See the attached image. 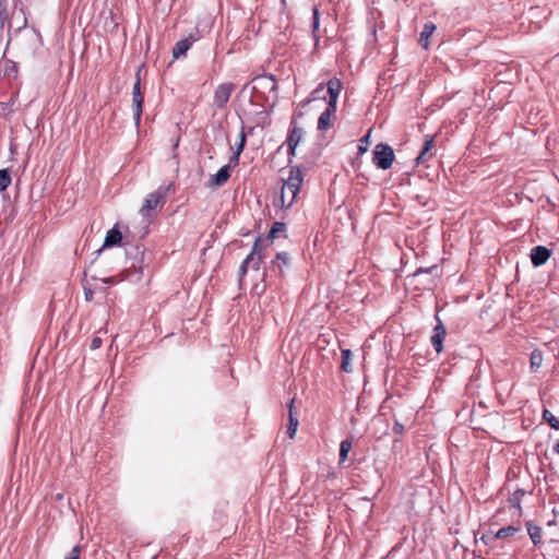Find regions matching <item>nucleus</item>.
I'll return each mask as SVG.
<instances>
[{
  "label": "nucleus",
  "mask_w": 559,
  "mask_h": 559,
  "mask_svg": "<svg viewBox=\"0 0 559 559\" xmlns=\"http://www.w3.org/2000/svg\"><path fill=\"white\" fill-rule=\"evenodd\" d=\"M298 425H299V421H298L297 416L292 415V419H289V425L287 428V433L290 439H293L295 437Z\"/></svg>",
  "instance_id": "a878e982"
},
{
  "label": "nucleus",
  "mask_w": 559,
  "mask_h": 559,
  "mask_svg": "<svg viewBox=\"0 0 559 559\" xmlns=\"http://www.w3.org/2000/svg\"><path fill=\"white\" fill-rule=\"evenodd\" d=\"M304 136V130L297 126H294L286 140L287 146L296 148Z\"/></svg>",
  "instance_id": "4468645a"
},
{
  "label": "nucleus",
  "mask_w": 559,
  "mask_h": 559,
  "mask_svg": "<svg viewBox=\"0 0 559 559\" xmlns=\"http://www.w3.org/2000/svg\"><path fill=\"white\" fill-rule=\"evenodd\" d=\"M559 455V440L552 442L551 447L545 452V460L548 462V466L550 469H555L554 460Z\"/></svg>",
  "instance_id": "2eb2a0df"
},
{
  "label": "nucleus",
  "mask_w": 559,
  "mask_h": 559,
  "mask_svg": "<svg viewBox=\"0 0 559 559\" xmlns=\"http://www.w3.org/2000/svg\"><path fill=\"white\" fill-rule=\"evenodd\" d=\"M552 524H555V521H549L548 522V525H552Z\"/></svg>",
  "instance_id": "c03bdc74"
},
{
  "label": "nucleus",
  "mask_w": 559,
  "mask_h": 559,
  "mask_svg": "<svg viewBox=\"0 0 559 559\" xmlns=\"http://www.w3.org/2000/svg\"><path fill=\"white\" fill-rule=\"evenodd\" d=\"M343 84L340 79L332 78L326 83L328 94H329V100H328V108L321 112L319 119H318V130L324 131L328 130L331 127V119L334 116L336 111V104L340 96V93L342 91Z\"/></svg>",
  "instance_id": "f03ea898"
},
{
  "label": "nucleus",
  "mask_w": 559,
  "mask_h": 559,
  "mask_svg": "<svg viewBox=\"0 0 559 559\" xmlns=\"http://www.w3.org/2000/svg\"><path fill=\"white\" fill-rule=\"evenodd\" d=\"M234 90L235 85L233 83L219 84L214 92L213 106L218 109L225 108Z\"/></svg>",
  "instance_id": "423d86ee"
},
{
  "label": "nucleus",
  "mask_w": 559,
  "mask_h": 559,
  "mask_svg": "<svg viewBox=\"0 0 559 559\" xmlns=\"http://www.w3.org/2000/svg\"><path fill=\"white\" fill-rule=\"evenodd\" d=\"M294 404H295V399H292V400L289 401V404H288V415H289V419H292V415L297 416V414H296V412H295Z\"/></svg>",
  "instance_id": "c9c22d12"
},
{
  "label": "nucleus",
  "mask_w": 559,
  "mask_h": 559,
  "mask_svg": "<svg viewBox=\"0 0 559 559\" xmlns=\"http://www.w3.org/2000/svg\"><path fill=\"white\" fill-rule=\"evenodd\" d=\"M550 257V250L544 246H536L531 251V260L534 266H540L546 263Z\"/></svg>",
  "instance_id": "9d476101"
},
{
  "label": "nucleus",
  "mask_w": 559,
  "mask_h": 559,
  "mask_svg": "<svg viewBox=\"0 0 559 559\" xmlns=\"http://www.w3.org/2000/svg\"><path fill=\"white\" fill-rule=\"evenodd\" d=\"M394 430H395L396 432H400V431L402 430V425H400V424H395V426H394Z\"/></svg>",
  "instance_id": "37998d69"
},
{
  "label": "nucleus",
  "mask_w": 559,
  "mask_h": 559,
  "mask_svg": "<svg viewBox=\"0 0 559 559\" xmlns=\"http://www.w3.org/2000/svg\"><path fill=\"white\" fill-rule=\"evenodd\" d=\"M262 260H263L262 241L260 238H258L253 243L250 254H248V257L242 261V263L240 265V269H239L240 276H243L249 269L258 271Z\"/></svg>",
  "instance_id": "20e7f679"
},
{
  "label": "nucleus",
  "mask_w": 559,
  "mask_h": 559,
  "mask_svg": "<svg viewBox=\"0 0 559 559\" xmlns=\"http://www.w3.org/2000/svg\"><path fill=\"white\" fill-rule=\"evenodd\" d=\"M7 20H8L7 3L4 1L0 0V32L3 29Z\"/></svg>",
  "instance_id": "bb28decb"
},
{
  "label": "nucleus",
  "mask_w": 559,
  "mask_h": 559,
  "mask_svg": "<svg viewBox=\"0 0 559 559\" xmlns=\"http://www.w3.org/2000/svg\"><path fill=\"white\" fill-rule=\"evenodd\" d=\"M80 554H81V547L79 545H76L72 548L69 556H67L64 559H80Z\"/></svg>",
  "instance_id": "7c9ffc66"
},
{
  "label": "nucleus",
  "mask_w": 559,
  "mask_h": 559,
  "mask_svg": "<svg viewBox=\"0 0 559 559\" xmlns=\"http://www.w3.org/2000/svg\"><path fill=\"white\" fill-rule=\"evenodd\" d=\"M435 31H436V25L432 22H428L424 25L423 31L420 33V37H419V45L423 48L428 49L429 38L433 34Z\"/></svg>",
  "instance_id": "ddd939ff"
},
{
  "label": "nucleus",
  "mask_w": 559,
  "mask_h": 559,
  "mask_svg": "<svg viewBox=\"0 0 559 559\" xmlns=\"http://www.w3.org/2000/svg\"><path fill=\"white\" fill-rule=\"evenodd\" d=\"M304 181V174L299 166H294L289 170V176L283 180L280 195V204L282 207H290L300 192Z\"/></svg>",
  "instance_id": "f257e3e1"
},
{
  "label": "nucleus",
  "mask_w": 559,
  "mask_h": 559,
  "mask_svg": "<svg viewBox=\"0 0 559 559\" xmlns=\"http://www.w3.org/2000/svg\"><path fill=\"white\" fill-rule=\"evenodd\" d=\"M527 532L530 534L532 542L535 545L540 543L542 535H540V528L538 526L527 523Z\"/></svg>",
  "instance_id": "5701e85b"
},
{
  "label": "nucleus",
  "mask_w": 559,
  "mask_h": 559,
  "mask_svg": "<svg viewBox=\"0 0 559 559\" xmlns=\"http://www.w3.org/2000/svg\"><path fill=\"white\" fill-rule=\"evenodd\" d=\"M531 369L536 371L543 364V355L539 350H533L531 354Z\"/></svg>",
  "instance_id": "4be33fe9"
},
{
  "label": "nucleus",
  "mask_w": 559,
  "mask_h": 559,
  "mask_svg": "<svg viewBox=\"0 0 559 559\" xmlns=\"http://www.w3.org/2000/svg\"><path fill=\"white\" fill-rule=\"evenodd\" d=\"M289 261L288 254L286 252H278L276 254V262H281L284 265H287Z\"/></svg>",
  "instance_id": "2f4dec72"
},
{
  "label": "nucleus",
  "mask_w": 559,
  "mask_h": 559,
  "mask_svg": "<svg viewBox=\"0 0 559 559\" xmlns=\"http://www.w3.org/2000/svg\"><path fill=\"white\" fill-rule=\"evenodd\" d=\"M103 282L106 283V284H111V283H114V278L112 277H107V278H104Z\"/></svg>",
  "instance_id": "79ce46f5"
},
{
  "label": "nucleus",
  "mask_w": 559,
  "mask_h": 559,
  "mask_svg": "<svg viewBox=\"0 0 559 559\" xmlns=\"http://www.w3.org/2000/svg\"><path fill=\"white\" fill-rule=\"evenodd\" d=\"M245 144H246V134L245 132L242 131L240 133V142H239V145L237 147V151L236 153L234 154V156L230 157V164H233V166H236L239 162V155L241 154L243 147H245Z\"/></svg>",
  "instance_id": "412c9836"
},
{
  "label": "nucleus",
  "mask_w": 559,
  "mask_h": 559,
  "mask_svg": "<svg viewBox=\"0 0 559 559\" xmlns=\"http://www.w3.org/2000/svg\"><path fill=\"white\" fill-rule=\"evenodd\" d=\"M445 334H447V330H445L444 325L442 324V322H439L435 326L433 333L430 338L431 345L438 354L441 353L443 349V341H444Z\"/></svg>",
  "instance_id": "6e6552de"
},
{
  "label": "nucleus",
  "mask_w": 559,
  "mask_h": 559,
  "mask_svg": "<svg viewBox=\"0 0 559 559\" xmlns=\"http://www.w3.org/2000/svg\"><path fill=\"white\" fill-rule=\"evenodd\" d=\"M394 158V151L390 145L384 143L376 145L372 162L379 169H389L392 166Z\"/></svg>",
  "instance_id": "7ed1b4c3"
},
{
  "label": "nucleus",
  "mask_w": 559,
  "mask_h": 559,
  "mask_svg": "<svg viewBox=\"0 0 559 559\" xmlns=\"http://www.w3.org/2000/svg\"><path fill=\"white\" fill-rule=\"evenodd\" d=\"M134 250L136 251V253L143 255V250L140 247H134ZM142 260H143V257H141L140 261H138V259L134 258V260L130 264V267L142 272Z\"/></svg>",
  "instance_id": "c85d7f7f"
},
{
  "label": "nucleus",
  "mask_w": 559,
  "mask_h": 559,
  "mask_svg": "<svg viewBox=\"0 0 559 559\" xmlns=\"http://www.w3.org/2000/svg\"><path fill=\"white\" fill-rule=\"evenodd\" d=\"M312 27H313V31H317L319 28V10L317 8L313 9Z\"/></svg>",
  "instance_id": "f704fd0d"
},
{
  "label": "nucleus",
  "mask_w": 559,
  "mask_h": 559,
  "mask_svg": "<svg viewBox=\"0 0 559 559\" xmlns=\"http://www.w3.org/2000/svg\"><path fill=\"white\" fill-rule=\"evenodd\" d=\"M143 95L141 93V82H140V73L136 74V81L133 85L132 90V103H133V118L135 124L139 126L141 121V115L143 109Z\"/></svg>",
  "instance_id": "0eeeda50"
},
{
  "label": "nucleus",
  "mask_w": 559,
  "mask_h": 559,
  "mask_svg": "<svg viewBox=\"0 0 559 559\" xmlns=\"http://www.w3.org/2000/svg\"><path fill=\"white\" fill-rule=\"evenodd\" d=\"M435 146V135H426L424 146L419 153V155L416 158L417 164H423L427 160H429L432 156V148Z\"/></svg>",
  "instance_id": "1a4fd4ad"
},
{
  "label": "nucleus",
  "mask_w": 559,
  "mask_h": 559,
  "mask_svg": "<svg viewBox=\"0 0 559 559\" xmlns=\"http://www.w3.org/2000/svg\"><path fill=\"white\" fill-rule=\"evenodd\" d=\"M369 138H370V132H368L365 136H362L359 140L358 152L360 154L367 152L368 145H369Z\"/></svg>",
  "instance_id": "c756f323"
},
{
  "label": "nucleus",
  "mask_w": 559,
  "mask_h": 559,
  "mask_svg": "<svg viewBox=\"0 0 559 559\" xmlns=\"http://www.w3.org/2000/svg\"><path fill=\"white\" fill-rule=\"evenodd\" d=\"M194 39L192 37L183 38L176 43V45L173 48V57L175 59H178L186 55V52L189 50V48L192 46V43Z\"/></svg>",
  "instance_id": "f8f14e48"
},
{
  "label": "nucleus",
  "mask_w": 559,
  "mask_h": 559,
  "mask_svg": "<svg viewBox=\"0 0 559 559\" xmlns=\"http://www.w3.org/2000/svg\"><path fill=\"white\" fill-rule=\"evenodd\" d=\"M168 188L159 187L156 191L150 193L140 210L143 216H148L150 213L165 202Z\"/></svg>",
  "instance_id": "39448f33"
},
{
  "label": "nucleus",
  "mask_w": 559,
  "mask_h": 559,
  "mask_svg": "<svg viewBox=\"0 0 559 559\" xmlns=\"http://www.w3.org/2000/svg\"><path fill=\"white\" fill-rule=\"evenodd\" d=\"M323 90H324V85H323L322 83H321V84H319V85L316 87V90L311 93V98H308V99L304 100V102L301 103V105H302V106H306V105H308L309 103H311L312 100H314V99H319V98H323V99H325V96H322V95H321V94H322V92H323Z\"/></svg>",
  "instance_id": "b1692460"
},
{
  "label": "nucleus",
  "mask_w": 559,
  "mask_h": 559,
  "mask_svg": "<svg viewBox=\"0 0 559 559\" xmlns=\"http://www.w3.org/2000/svg\"><path fill=\"white\" fill-rule=\"evenodd\" d=\"M296 153V148H292V146H288V155L294 156Z\"/></svg>",
  "instance_id": "a19ab883"
},
{
  "label": "nucleus",
  "mask_w": 559,
  "mask_h": 559,
  "mask_svg": "<svg viewBox=\"0 0 559 559\" xmlns=\"http://www.w3.org/2000/svg\"><path fill=\"white\" fill-rule=\"evenodd\" d=\"M353 448V441L345 439L340 444V464H343L347 460V455Z\"/></svg>",
  "instance_id": "a211bd4d"
},
{
  "label": "nucleus",
  "mask_w": 559,
  "mask_h": 559,
  "mask_svg": "<svg viewBox=\"0 0 559 559\" xmlns=\"http://www.w3.org/2000/svg\"><path fill=\"white\" fill-rule=\"evenodd\" d=\"M284 230H285V224L276 222V223L273 224V226H272V228H271V230L269 233L267 238L274 239L278 233H282Z\"/></svg>",
  "instance_id": "cd10ccee"
},
{
  "label": "nucleus",
  "mask_w": 559,
  "mask_h": 559,
  "mask_svg": "<svg viewBox=\"0 0 559 559\" xmlns=\"http://www.w3.org/2000/svg\"><path fill=\"white\" fill-rule=\"evenodd\" d=\"M510 503L513 508L515 509H520V502H519V499L516 497H514L513 499L510 500Z\"/></svg>",
  "instance_id": "ea45409f"
},
{
  "label": "nucleus",
  "mask_w": 559,
  "mask_h": 559,
  "mask_svg": "<svg viewBox=\"0 0 559 559\" xmlns=\"http://www.w3.org/2000/svg\"><path fill=\"white\" fill-rule=\"evenodd\" d=\"M555 550V540L550 539L544 545V555H550Z\"/></svg>",
  "instance_id": "473e14b6"
},
{
  "label": "nucleus",
  "mask_w": 559,
  "mask_h": 559,
  "mask_svg": "<svg viewBox=\"0 0 559 559\" xmlns=\"http://www.w3.org/2000/svg\"><path fill=\"white\" fill-rule=\"evenodd\" d=\"M230 177V165L223 166L214 176L211 177V187L224 186Z\"/></svg>",
  "instance_id": "9b49d317"
},
{
  "label": "nucleus",
  "mask_w": 559,
  "mask_h": 559,
  "mask_svg": "<svg viewBox=\"0 0 559 559\" xmlns=\"http://www.w3.org/2000/svg\"><path fill=\"white\" fill-rule=\"evenodd\" d=\"M543 417H544V419H546L549 423V425L552 428L559 429V419L554 414H551L548 409H544Z\"/></svg>",
  "instance_id": "393cba45"
},
{
  "label": "nucleus",
  "mask_w": 559,
  "mask_h": 559,
  "mask_svg": "<svg viewBox=\"0 0 559 559\" xmlns=\"http://www.w3.org/2000/svg\"><path fill=\"white\" fill-rule=\"evenodd\" d=\"M519 531H520V528L518 526L509 525V526L500 528L495 534V538H507V537L513 536Z\"/></svg>",
  "instance_id": "6ab92c4d"
},
{
  "label": "nucleus",
  "mask_w": 559,
  "mask_h": 559,
  "mask_svg": "<svg viewBox=\"0 0 559 559\" xmlns=\"http://www.w3.org/2000/svg\"><path fill=\"white\" fill-rule=\"evenodd\" d=\"M100 345H102V340H100V337H94V338L92 340V343H91V347H92V349L99 348V347H100Z\"/></svg>",
  "instance_id": "4c0bfd02"
},
{
  "label": "nucleus",
  "mask_w": 559,
  "mask_h": 559,
  "mask_svg": "<svg viewBox=\"0 0 559 559\" xmlns=\"http://www.w3.org/2000/svg\"><path fill=\"white\" fill-rule=\"evenodd\" d=\"M438 271V267L435 265V266H431L429 269H418L415 273H414V276H418L420 274H424V273H432V272H437Z\"/></svg>",
  "instance_id": "72a5a7b5"
},
{
  "label": "nucleus",
  "mask_w": 559,
  "mask_h": 559,
  "mask_svg": "<svg viewBox=\"0 0 559 559\" xmlns=\"http://www.w3.org/2000/svg\"><path fill=\"white\" fill-rule=\"evenodd\" d=\"M352 352L350 349H342V362H341V369L345 372H352Z\"/></svg>",
  "instance_id": "f3484780"
},
{
  "label": "nucleus",
  "mask_w": 559,
  "mask_h": 559,
  "mask_svg": "<svg viewBox=\"0 0 559 559\" xmlns=\"http://www.w3.org/2000/svg\"><path fill=\"white\" fill-rule=\"evenodd\" d=\"M121 240H122L121 233L116 227H114L112 229H110L107 233L103 246L104 247H112V246L120 243Z\"/></svg>",
  "instance_id": "dca6fc26"
},
{
  "label": "nucleus",
  "mask_w": 559,
  "mask_h": 559,
  "mask_svg": "<svg viewBox=\"0 0 559 559\" xmlns=\"http://www.w3.org/2000/svg\"><path fill=\"white\" fill-rule=\"evenodd\" d=\"M84 295L87 301L93 299V290L91 288L84 287Z\"/></svg>",
  "instance_id": "58836bf2"
},
{
  "label": "nucleus",
  "mask_w": 559,
  "mask_h": 559,
  "mask_svg": "<svg viewBox=\"0 0 559 559\" xmlns=\"http://www.w3.org/2000/svg\"><path fill=\"white\" fill-rule=\"evenodd\" d=\"M12 182L9 169H0V192L4 191Z\"/></svg>",
  "instance_id": "aec40b11"
},
{
  "label": "nucleus",
  "mask_w": 559,
  "mask_h": 559,
  "mask_svg": "<svg viewBox=\"0 0 559 559\" xmlns=\"http://www.w3.org/2000/svg\"><path fill=\"white\" fill-rule=\"evenodd\" d=\"M21 14H22V24L19 25L17 31H21L27 26V17L23 10H21Z\"/></svg>",
  "instance_id": "e433bc0d"
}]
</instances>
